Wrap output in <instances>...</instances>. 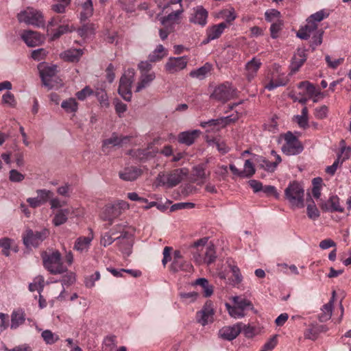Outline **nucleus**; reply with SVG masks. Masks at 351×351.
I'll list each match as a JSON object with an SVG mask.
<instances>
[{
    "label": "nucleus",
    "instance_id": "nucleus-47",
    "mask_svg": "<svg viewBox=\"0 0 351 351\" xmlns=\"http://www.w3.org/2000/svg\"><path fill=\"white\" fill-rule=\"evenodd\" d=\"M309 199H311V202L308 204L307 205V215L311 219L316 220L317 219L319 218L320 213L316 205L315 204L314 202L312 200L310 196Z\"/></svg>",
    "mask_w": 351,
    "mask_h": 351
},
{
    "label": "nucleus",
    "instance_id": "nucleus-52",
    "mask_svg": "<svg viewBox=\"0 0 351 351\" xmlns=\"http://www.w3.org/2000/svg\"><path fill=\"white\" fill-rule=\"evenodd\" d=\"M226 307L229 315L234 318H241L245 316V313L237 305L232 306L230 304L226 303Z\"/></svg>",
    "mask_w": 351,
    "mask_h": 351
},
{
    "label": "nucleus",
    "instance_id": "nucleus-13",
    "mask_svg": "<svg viewBox=\"0 0 351 351\" xmlns=\"http://www.w3.org/2000/svg\"><path fill=\"white\" fill-rule=\"evenodd\" d=\"M213 303L211 301H207L202 310L197 313L196 319L198 323L204 326L213 322Z\"/></svg>",
    "mask_w": 351,
    "mask_h": 351
},
{
    "label": "nucleus",
    "instance_id": "nucleus-26",
    "mask_svg": "<svg viewBox=\"0 0 351 351\" xmlns=\"http://www.w3.org/2000/svg\"><path fill=\"white\" fill-rule=\"evenodd\" d=\"M25 313L22 309H17L12 311L11 314L10 328L15 330L23 325L25 321Z\"/></svg>",
    "mask_w": 351,
    "mask_h": 351
},
{
    "label": "nucleus",
    "instance_id": "nucleus-2",
    "mask_svg": "<svg viewBox=\"0 0 351 351\" xmlns=\"http://www.w3.org/2000/svg\"><path fill=\"white\" fill-rule=\"evenodd\" d=\"M42 258L44 267L51 274H61L67 271L64 265L61 254L58 251L51 253L46 252L42 253Z\"/></svg>",
    "mask_w": 351,
    "mask_h": 351
},
{
    "label": "nucleus",
    "instance_id": "nucleus-18",
    "mask_svg": "<svg viewBox=\"0 0 351 351\" xmlns=\"http://www.w3.org/2000/svg\"><path fill=\"white\" fill-rule=\"evenodd\" d=\"M208 13L202 5L197 6L193 9V14L190 18V22L204 27L207 23Z\"/></svg>",
    "mask_w": 351,
    "mask_h": 351
},
{
    "label": "nucleus",
    "instance_id": "nucleus-50",
    "mask_svg": "<svg viewBox=\"0 0 351 351\" xmlns=\"http://www.w3.org/2000/svg\"><path fill=\"white\" fill-rule=\"evenodd\" d=\"M265 20L269 23H273L281 19V14L275 9H270L265 13Z\"/></svg>",
    "mask_w": 351,
    "mask_h": 351
},
{
    "label": "nucleus",
    "instance_id": "nucleus-57",
    "mask_svg": "<svg viewBox=\"0 0 351 351\" xmlns=\"http://www.w3.org/2000/svg\"><path fill=\"white\" fill-rule=\"evenodd\" d=\"M37 197L42 204L46 203L53 195V193L49 190L38 189L36 191Z\"/></svg>",
    "mask_w": 351,
    "mask_h": 351
},
{
    "label": "nucleus",
    "instance_id": "nucleus-19",
    "mask_svg": "<svg viewBox=\"0 0 351 351\" xmlns=\"http://www.w3.org/2000/svg\"><path fill=\"white\" fill-rule=\"evenodd\" d=\"M121 215L119 208L113 204L106 205L103 211L101 212L100 217L103 221H108L109 225L113 223L114 219L117 218Z\"/></svg>",
    "mask_w": 351,
    "mask_h": 351
},
{
    "label": "nucleus",
    "instance_id": "nucleus-21",
    "mask_svg": "<svg viewBox=\"0 0 351 351\" xmlns=\"http://www.w3.org/2000/svg\"><path fill=\"white\" fill-rule=\"evenodd\" d=\"M306 60V52L304 49H298L292 58L290 69L292 73L297 72Z\"/></svg>",
    "mask_w": 351,
    "mask_h": 351
},
{
    "label": "nucleus",
    "instance_id": "nucleus-16",
    "mask_svg": "<svg viewBox=\"0 0 351 351\" xmlns=\"http://www.w3.org/2000/svg\"><path fill=\"white\" fill-rule=\"evenodd\" d=\"M132 136H119L115 134L104 140L102 144V150L106 152L109 147H121L124 144H126L130 141Z\"/></svg>",
    "mask_w": 351,
    "mask_h": 351
},
{
    "label": "nucleus",
    "instance_id": "nucleus-56",
    "mask_svg": "<svg viewBox=\"0 0 351 351\" xmlns=\"http://www.w3.org/2000/svg\"><path fill=\"white\" fill-rule=\"evenodd\" d=\"M298 88H304L306 93L311 96H316L317 95L315 86L308 81L300 82L298 85Z\"/></svg>",
    "mask_w": 351,
    "mask_h": 351
},
{
    "label": "nucleus",
    "instance_id": "nucleus-55",
    "mask_svg": "<svg viewBox=\"0 0 351 351\" xmlns=\"http://www.w3.org/2000/svg\"><path fill=\"white\" fill-rule=\"evenodd\" d=\"M95 28L93 24L84 25L81 28L78 29V34L82 37H88L94 33Z\"/></svg>",
    "mask_w": 351,
    "mask_h": 351
},
{
    "label": "nucleus",
    "instance_id": "nucleus-60",
    "mask_svg": "<svg viewBox=\"0 0 351 351\" xmlns=\"http://www.w3.org/2000/svg\"><path fill=\"white\" fill-rule=\"evenodd\" d=\"M73 29L71 28L69 25H60L58 28L55 31L53 34L52 39L56 40L60 38L62 35L66 34L68 32H72Z\"/></svg>",
    "mask_w": 351,
    "mask_h": 351
},
{
    "label": "nucleus",
    "instance_id": "nucleus-41",
    "mask_svg": "<svg viewBox=\"0 0 351 351\" xmlns=\"http://www.w3.org/2000/svg\"><path fill=\"white\" fill-rule=\"evenodd\" d=\"M82 10L81 12V20H86L93 15V5L92 0H86L82 5Z\"/></svg>",
    "mask_w": 351,
    "mask_h": 351
},
{
    "label": "nucleus",
    "instance_id": "nucleus-24",
    "mask_svg": "<svg viewBox=\"0 0 351 351\" xmlns=\"http://www.w3.org/2000/svg\"><path fill=\"white\" fill-rule=\"evenodd\" d=\"M93 239V236L92 234L88 237H78L75 241L73 250L80 253L88 252Z\"/></svg>",
    "mask_w": 351,
    "mask_h": 351
},
{
    "label": "nucleus",
    "instance_id": "nucleus-34",
    "mask_svg": "<svg viewBox=\"0 0 351 351\" xmlns=\"http://www.w3.org/2000/svg\"><path fill=\"white\" fill-rule=\"evenodd\" d=\"M237 14L234 8L230 7L227 9H223L220 10L217 14V17L219 19H222L225 20L226 25L230 24L232 21H234L237 19Z\"/></svg>",
    "mask_w": 351,
    "mask_h": 351
},
{
    "label": "nucleus",
    "instance_id": "nucleus-61",
    "mask_svg": "<svg viewBox=\"0 0 351 351\" xmlns=\"http://www.w3.org/2000/svg\"><path fill=\"white\" fill-rule=\"evenodd\" d=\"M47 55V51L43 48L33 50L32 51L31 57L36 61H40L44 60Z\"/></svg>",
    "mask_w": 351,
    "mask_h": 351
},
{
    "label": "nucleus",
    "instance_id": "nucleus-4",
    "mask_svg": "<svg viewBox=\"0 0 351 351\" xmlns=\"http://www.w3.org/2000/svg\"><path fill=\"white\" fill-rule=\"evenodd\" d=\"M285 194L293 207L301 208L304 206V190L298 182L290 183L286 188Z\"/></svg>",
    "mask_w": 351,
    "mask_h": 351
},
{
    "label": "nucleus",
    "instance_id": "nucleus-43",
    "mask_svg": "<svg viewBox=\"0 0 351 351\" xmlns=\"http://www.w3.org/2000/svg\"><path fill=\"white\" fill-rule=\"evenodd\" d=\"M61 107L66 112H75L78 109V104L74 98H69L61 104Z\"/></svg>",
    "mask_w": 351,
    "mask_h": 351
},
{
    "label": "nucleus",
    "instance_id": "nucleus-17",
    "mask_svg": "<svg viewBox=\"0 0 351 351\" xmlns=\"http://www.w3.org/2000/svg\"><path fill=\"white\" fill-rule=\"evenodd\" d=\"M261 65V60L255 57L245 64L244 75L248 82H251L256 76Z\"/></svg>",
    "mask_w": 351,
    "mask_h": 351
},
{
    "label": "nucleus",
    "instance_id": "nucleus-10",
    "mask_svg": "<svg viewBox=\"0 0 351 351\" xmlns=\"http://www.w3.org/2000/svg\"><path fill=\"white\" fill-rule=\"evenodd\" d=\"M236 95V88H234L228 84H223L217 86L214 89L213 93L210 95V98L224 103L234 97Z\"/></svg>",
    "mask_w": 351,
    "mask_h": 351
},
{
    "label": "nucleus",
    "instance_id": "nucleus-35",
    "mask_svg": "<svg viewBox=\"0 0 351 351\" xmlns=\"http://www.w3.org/2000/svg\"><path fill=\"white\" fill-rule=\"evenodd\" d=\"M212 65L209 63H206L199 69L191 71L189 75L193 78H197L201 80L204 79L208 74L210 73Z\"/></svg>",
    "mask_w": 351,
    "mask_h": 351
},
{
    "label": "nucleus",
    "instance_id": "nucleus-37",
    "mask_svg": "<svg viewBox=\"0 0 351 351\" xmlns=\"http://www.w3.org/2000/svg\"><path fill=\"white\" fill-rule=\"evenodd\" d=\"M128 232H122L120 237H118L116 239L121 240L119 243V250L123 252V254L129 256L132 252V244L128 240H125Z\"/></svg>",
    "mask_w": 351,
    "mask_h": 351
},
{
    "label": "nucleus",
    "instance_id": "nucleus-32",
    "mask_svg": "<svg viewBox=\"0 0 351 351\" xmlns=\"http://www.w3.org/2000/svg\"><path fill=\"white\" fill-rule=\"evenodd\" d=\"M83 51L79 49H70L61 53V58L69 62H77L82 56Z\"/></svg>",
    "mask_w": 351,
    "mask_h": 351
},
{
    "label": "nucleus",
    "instance_id": "nucleus-20",
    "mask_svg": "<svg viewBox=\"0 0 351 351\" xmlns=\"http://www.w3.org/2000/svg\"><path fill=\"white\" fill-rule=\"evenodd\" d=\"M319 29L317 25H315L313 23L306 20V25L300 27L296 35L302 40H308L311 34Z\"/></svg>",
    "mask_w": 351,
    "mask_h": 351
},
{
    "label": "nucleus",
    "instance_id": "nucleus-40",
    "mask_svg": "<svg viewBox=\"0 0 351 351\" xmlns=\"http://www.w3.org/2000/svg\"><path fill=\"white\" fill-rule=\"evenodd\" d=\"M320 327H317V324H311L305 330L304 332V338L312 341L316 340L320 333Z\"/></svg>",
    "mask_w": 351,
    "mask_h": 351
},
{
    "label": "nucleus",
    "instance_id": "nucleus-36",
    "mask_svg": "<svg viewBox=\"0 0 351 351\" xmlns=\"http://www.w3.org/2000/svg\"><path fill=\"white\" fill-rule=\"evenodd\" d=\"M255 161L260 168L264 169L267 172L272 173L274 172L276 169V164H274L272 162H270L263 156H257L255 158Z\"/></svg>",
    "mask_w": 351,
    "mask_h": 351
},
{
    "label": "nucleus",
    "instance_id": "nucleus-23",
    "mask_svg": "<svg viewBox=\"0 0 351 351\" xmlns=\"http://www.w3.org/2000/svg\"><path fill=\"white\" fill-rule=\"evenodd\" d=\"M142 173L141 169L136 167L125 168L119 173V178L125 181H133L137 179Z\"/></svg>",
    "mask_w": 351,
    "mask_h": 351
},
{
    "label": "nucleus",
    "instance_id": "nucleus-9",
    "mask_svg": "<svg viewBox=\"0 0 351 351\" xmlns=\"http://www.w3.org/2000/svg\"><path fill=\"white\" fill-rule=\"evenodd\" d=\"M40 77L43 84L49 88L54 87L55 78H56L57 66L56 65L47 66L40 63L38 66Z\"/></svg>",
    "mask_w": 351,
    "mask_h": 351
},
{
    "label": "nucleus",
    "instance_id": "nucleus-53",
    "mask_svg": "<svg viewBox=\"0 0 351 351\" xmlns=\"http://www.w3.org/2000/svg\"><path fill=\"white\" fill-rule=\"evenodd\" d=\"M328 16V14L324 10H319L307 18L306 20L313 23L315 25H318V23L321 22L325 18Z\"/></svg>",
    "mask_w": 351,
    "mask_h": 351
},
{
    "label": "nucleus",
    "instance_id": "nucleus-25",
    "mask_svg": "<svg viewBox=\"0 0 351 351\" xmlns=\"http://www.w3.org/2000/svg\"><path fill=\"white\" fill-rule=\"evenodd\" d=\"M335 294V291H333L332 298L321 308V312L318 315V319L321 322H324L329 320L332 316Z\"/></svg>",
    "mask_w": 351,
    "mask_h": 351
},
{
    "label": "nucleus",
    "instance_id": "nucleus-27",
    "mask_svg": "<svg viewBox=\"0 0 351 351\" xmlns=\"http://www.w3.org/2000/svg\"><path fill=\"white\" fill-rule=\"evenodd\" d=\"M156 74L154 72L150 73L141 74L139 81L137 83L135 91L138 93L143 89L149 86L152 82L155 80Z\"/></svg>",
    "mask_w": 351,
    "mask_h": 351
},
{
    "label": "nucleus",
    "instance_id": "nucleus-48",
    "mask_svg": "<svg viewBox=\"0 0 351 351\" xmlns=\"http://www.w3.org/2000/svg\"><path fill=\"white\" fill-rule=\"evenodd\" d=\"M324 35V30L322 29H319L318 31H316L315 33L311 34V46L315 49L316 47L320 45L322 43Z\"/></svg>",
    "mask_w": 351,
    "mask_h": 351
},
{
    "label": "nucleus",
    "instance_id": "nucleus-39",
    "mask_svg": "<svg viewBox=\"0 0 351 351\" xmlns=\"http://www.w3.org/2000/svg\"><path fill=\"white\" fill-rule=\"evenodd\" d=\"M195 285H199L202 288L204 295L206 298L210 297L213 293V287L210 285L207 279L200 278L195 280L194 282Z\"/></svg>",
    "mask_w": 351,
    "mask_h": 351
},
{
    "label": "nucleus",
    "instance_id": "nucleus-42",
    "mask_svg": "<svg viewBox=\"0 0 351 351\" xmlns=\"http://www.w3.org/2000/svg\"><path fill=\"white\" fill-rule=\"evenodd\" d=\"M294 120L301 128H306L308 127V109L304 107L302 109L301 114L294 117Z\"/></svg>",
    "mask_w": 351,
    "mask_h": 351
},
{
    "label": "nucleus",
    "instance_id": "nucleus-28",
    "mask_svg": "<svg viewBox=\"0 0 351 351\" xmlns=\"http://www.w3.org/2000/svg\"><path fill=\"white\" fill-rule=\"evenodd\" d=\"M168 55V50L162 45H158L148 56L149 61L151 62H157L162 60Z\"/></svg>",
    "mask_w": 351,
    "mask_h": 351
},
{
    "label": "nucleus",
    "instance_id": "nucleus-45",
    "mask_svg": "<svg viewBox=\"0 0 351 351\" xmlns=\"http://www.w3.org/2000/svg\"><path fill=\"white\" fill-rule=\"evenodd\" d=\"M44 341L49 345H52L59 340V336L52 332L50 330H45L41 333Z\"/></svg>",
    "mask_w": 351,
    "mask_h": 351
},
{
    "label": "nucleus",
    "instance_id": "nucleus-8",
    "mask_svg": "<svg viewBox=\"0 0 351 351\" xmlns=\"http://www.w3.org/2000/svg\"><path fill=\"white\" fill-rule=\"evenodd\" d=\"M134 70L129 69L121 77L118 88L119 94L125 101H130L132 98L131 86L134 80Z\"/></svg>",
    "mask_w": 351,
    "mask_h": 351
},
{
    "label": "nucleus",
    "instance_id": "nucleus-33",
    "mask_svg": "<svg viewBox=\"0 0 351 351\" xmlns=\"http://www.w3.org/2000/svg\"><path fill=\"white\" fill-rule=\"evenodd\" d=\"M228 27L226 23H220L209 27L206 29V34H209L210 38L217 39Z\"/></svg>",
    "mask_w": 351,
    "mask_h": 351
},
{
    "label": "nucleus",
    "instance_id": "nucleus-38",
    "mask_svg": "<svg viewBox=\"0 0 351 351\" xmlns=\"http://www.w3.org/2000/svg\"><path fill=\"white\" fill-rule=\"evenodd\" d=\"M232 301L243 313L244 311L247 309L254 311V306L252 302L246 298H241L240 296H234L232 298Z\"/></svg>",
    "mask_w": 351,
    "mask_h": 351
},
{
    "label": "nucleus",
    "instance_id": "nucleus-63",
    "mask_svg": "<svg viewBox=\"0 0 351 351\" xmlns=\"http://www.w3.org/2000/svg\"><path fill=\"white\" fill-rule=\"evenodd\" d=\"M9 179L12 182H21L25 179V175L16 169H12L9 172Z\"/></svg>",
    "mask_w": 351,
    "mask_h": 351
},
{
    "label": "nucleus",
    "instance_id": "nucleus-31",
    "mask_svg": "<svg viewBox=\"0 0 351 351\" xmlns=\"http://www.w3.org/2000/svg\"><path fill=\"white\" fill-rule=\"evenodd\" d=\"M170 269L173 272L184 271L191 272L193 270V265L183 259L173 261L170 266Z\"/></svg>",
    "mask_w": 351,
    "mask_h": 351
},
{
    "label": "nucleus",
    "instance_id": "nucleus-29",
    "mask_svg": "<svg viewBox=\"0 0 351 351\" xmlns=\"http://www.w3.org/2000/svg\"><path fill=\"white\" fill-rule=\"evenodd\" d=\"M288 82V79L284 74L278 75L276 77H273L269 80L267 84H265L264 87L268 90H272L278 87L284 86Z\"/></svg>",
    "mask_w": 351,
    "mask_h": 351
},
{
    "label": "nucleus",
    "instance_id": "nucleus-11",
    "mask_svg": "<svg viewBox=\"0 0 351 351\" xmlns=\"http://www.w3.org/2000/svg\"><path fill=\"white\" fill-rule=\"evenodd\" d=\"M184 175H185V173L183 172V169H177L168 175H158L157 181L159 184L171 188L176 186L182 181Z\"/></svg>",
    "mask_w": 351,
    "mask_h": 351
},
{
    "label": "nucleus",
    "instance_id": "nucleus-30",
    "mask_svg": "<svg viewBox=\"0 0 351 351\" xmlns=\"http://www.w3.org/2000/svg\"><path fill=\"white\" fill-rule=\"evenodd\" d=\"M324 210H330L332 212H343V208L339 204V199L337 196H331L328 202L322 206Z\"/></svg>",
    "mask_w": 351,
    "mask_h": 351
},
{
    "label": "nucleus",
    "instance_id": "nucleus-12",
    "mask_svg": "<svg viewBox=\"0 0 351 351\" xmlns=\"http://www.w3.org/2000/svg\"><path fill=\"white\" fill-rule=\"evenodd\" d=\"M188 60L186 56L170 57L165 65V69L169 73H176L186 67Z\"/></svg>",
    "mask_w": 351,
    "mask_h": 351
},
{
    "label": "nucleus",
    "instance_id": "nucleus-58",
    "mask_svg": "<svg viewBox=\"0 0 351 351\" xmlns=\"http://www.w3.org/2000/svg\"><path fill=\"white\" fill-rule=\"evenodd\" d=\"M100 278V273L97 271L93 274H91L85 278L84 283L85 286L88 288H92L95 286L96 281Z\"/></svg>",
    "mask_w": 351,
    "mask_h": 351
},
{
    "label": "nucleus",
    "instance_id": "nucleus-51",
    "mask_svg": "<svg viewBox=\"0 0 351 351\" xmlns=\"http://www.w3.org/2000/svg\"><path fill=\"white\" fill-rule=\"evenodd\" d=\"M44 287V279L42 276L36 277L34 282L29 285L30 291H38L40 293Z\"/></svg>",
    "mask_w": 351,
    "mask_h": 351
},
{
    "label": "nucleus",
    "instance_id": "nucleus-62",
    "mask_svg": "<svg viewBox=\"0 0 351 351\" xmlns=\"http://www.w3.org/2000/svg\"><path fill=\"white\" fill-rule=\"evenodd\" d=\"M243 177H252L255 173V169L253 163L250 160H246L244 164Z\"/></svg>",
    "mask_w": 351,
    "mask_h": 351
},
{
    "label": "nucleus",
    "instance_id": "nucleus-44",
    "mask_svg": "<svg viewBox=\"0 0 351 351\" xmlns=\"http://www.w3.org/2000/svg\"><path fill=\"white\" fill-rule=\"evenodd\" d=\"M69 214L68 209H62L59 210L53 219V223L56 226H59L67 221Z\"/></svg>",
    "mask_w": 351,
    "mask_h": 351
},
{
    "label": "nucleus",
    "instance_id": "nucleus-54",
    "mask_svg": "<svg viewBox=\"0 0 351 351\" xmlns=\"http://www.w3.org/2000/svg\"><path fill=\"white\" fill-rule=\"evenodd\" d=\"M283 24L282 19L271 23L270 32L272 38H276L278 36V33L282 29Z\"/></svg>",
    "mask_w": 351,
    "mask_h": 351
},
{
    "label": "nucleus",
    "instance_id": "nucleus-7",
    "mask_svg": "<svg viewBox=\"0 0 351 351\" xmlns=\"http://www.w3.org/2000/svg\"><path fill=\"white\" fill-rule=\"evenodd\" d=\"M303 145L298 138L291 132L285 134V143L282 146V152L287 156H294L303 151Z\"/></svg>",
    "mask_w": 351,
    "mask_h": 351
},
{
    "label": "nucleus",
    "instance_id": "nucleus-64",
    "mask_svg": "<svg viewBox=\"0 0 351 351\" xmlns=\"http://www.w3.org/2000/svg\"><path fill=\"white\" fill-rule=\"evenodd\" d=\"M138 69L140 71L141 74L145 73H150L152 72L151 70L152 69V65L151 62L149 61V59L145 61H141L138 64Z\"/></svg>",
    "mask_w": 351,
    "mask_h": 351
},
{
    "label": "nucleus",
    "instance_id": "nucleus-14",
    "mask_svg": "<svg viewBox=\"0 0 351 351\" xmlns=\"http://www.w3.org/2000/svg\"><path fill=\"white\" fill-rule=\"evenodd\" d=\"M22 40L30 47L39 46L44 43L45 37L39 32L28 30L21 34Z\"/></svg>",
    "mask_w": 351,
    "mask_h": 351
},
{
    "label": "nucleus",
    "instance_id": "nucleus-3",
    "mask_svg": "<svg viewBox=\"0 0 351 351\" xmlns=\"http://www.w3.org/2000/svg\"><path fill=\"white\" fill-rule=\"evenodd\" d=\"M161 8L162 12L166 13L169 12L167 16H163L160 19L162 25L165 27L175 24L184 12L182 0H170Z\"/></svg>",
    "mask_w": 351,
    "mask_h": 351
},
{
    "label": "nucleus",
    "instance_id": "nucleus-22",
    "mask_svg": "<svg viewBox=\"0 0 351 351\" xmlns=\"http://www.w3.org/2000/svg\"><path fill=\"white\" fill-rule=\"evenodd\" d=\"M200 134L201 131L199 130L182 132L178 135V141L186 145H191Z\"/></svg>",
    "mask_w": 351,
    "mask_h": 351
},
{
    "label": "nucleus",
    "instance_id": "nucleus-5",
    "mask_svg": "<svg viewBox=\"0 0 351 351\" xmlns=\"http://www.w3.org/2000/svg\"><path fill=\"white\" fill-rule=\"evenodd\" d=\"M18 21L20 23H25L35 27H40L45 26V19L43 13L32 7L21 11L17 14Z\"/></svg>",
    "mask_w": 351,
    "mask_h": 351
},
{
    "label": "nucleus",
    "instance_id": "nucleus-6",
    "mask_svg": "<svg viewBox=\"0 0 351 351\" xmlns=\"http://www.w3.org/2000/svg\"><path fill=\"white\" fill-rule=\"evenodd\" d=\"M49 234V231L46 228L40 231L27 230L23 236V243L28 248L37 247L48 237Z\"/></svg>",
    "mask_w": 351,
    "mask_h": 351
},
{
    "label": "nucleus",
    "instance_id": "nucleus-59",
    "mask_svg": "<svg viewBox=\"0 0 351 351\" xmlns=\"http://www.w3.org/2000/svg\"><path fill=\"white\" fill-rule=\"evenodd\" d=\"M224 119H210L207 121H202L200 123V126L205 128L206 127H217V130L221 128V123H223Z\"/></svg>",
    "mask_w": 351,
    "mask_h": 351
},
{
    "label": "nucleus",
    "instance_id": "nucleus-49",
    "mask_svg": "<svg viewBox=\"0 0 351 351\" xmlns=\"http://www.w3.org/2000/svg\"><path fill=\"white\" fill-rule=\"evenodd\" d=\"M1 103L10 108H15L17 104L14 95L10 92H6L3 95Z\"/></svg>",
    "mask_w": 351,
    "mask_h": 351
},
{
    "label": "nucleus",
    "instance_id": "nucleus-46",
    "mask_svg": "<svg viewBox=\"0 0 351 351\" xmlns=\"http://www.w3.org/2000/svg\"><path fill=\"white\" fill-rule=\"evenodd\" d=\"M193 173L194 176L201 180L206 179L210 176V172H206V165L204 164L193 167Z\"/></svg>",
    "mask_w": 351,
    "mask_h": 351
},
{
    "label": "nucleus",
    "instance_id": "nucleus-1",
    "mask_svg": "<svg viewBox=\"0 0 351 351\" xmlns=\"http://www.w3.org/2000/svg\"><path fill=\"white\" fill-rule=\"evenodd\" d=\"M208 237H204L192 245L193 258L198 265H210L215 262L217 258L214 245L208 244Z\"/></svg>",
    "mask_w": 351,
    "mask_h": 351
},
{
    "label": "nucleus",
    "instance_id": "nucleus-15",
    "mask_svg": "<svg viewBox=\"0 0 351 351\" xmlns=\"http://www.w3.org/2000/svg\"><path fill=\"white\" fill-rule=\"evenodd\" d=\"M242 324L238 323L232 326H226L219 330V336L226 340L234 339L241 332Z\"/></svg>",
    "mask_w": 351,
    "mask_h": 351
}]
</instances>
